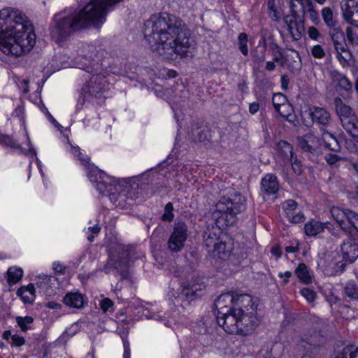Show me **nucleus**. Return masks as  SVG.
I'll use <instances>...</instances> for the list:
<instances>
[{"instance_id": "6", "label": "nucleus", "mask_w": 358, "mask_h": 358, "mask_svg": "<svg viewBox=\"0 0 358 358\" xmlns=\"http://www.w3.org/2000/svg\"><path fill=\"white\" fill-rule=\"evenodd\" d=\"M81 29L74 13L62 12L54 15L50 27V36L55 42L60 44L73 33Z\"/></svg>"}, {"instance_id": "15", "label": "nucleus", "mask_w": 358, "mask_h": 358, "mask_svg": "<svg viewBox=\"0 0 358 358\" xmlns=\"http://www.w3.org/2000/svg\"><path fill=\"white\" fill-rule=\"evenodd\" d=\"M332 217L338 224L344 222L345 219L350 224L358 223V213L351 210H343L339 208H333L331 210Z\"/></svg>"}, {"instance_id": "8", "label": "nucleus", "mask_w": 358, "mask_h": 358, "mask_svg": "<svg viewBox=\"0 0 358 358\" xmlns=\"http://www.w3.org/2000/svg\"><path fill=\"white\" fill-rule=\"evenodd\" d=\"M110 250V258L105 266L106 273L110 272V269L113 268L121 275V279H125L128 276L127 270L129 251L127 246L124 245L119 241L110 243L108 245Z\"/></svg>"}, {"instance_id": "42", "label": "nucleus", "mask_w": 358, "mask_h": 358, "mask_svg": "<svg viewBox=\"0 0 358 358\" xmlns=\"http://www.w3.org/2000/svg\"><path fill=\"white\" fill-rule=\"evenodd\" d=\"M297 203L292 199L285 201L282 203V208L285 210L287 216H291V214L294 213V210L297 208Z\"/></svg>"}, {"instance_id": "51", "label": "nucleus", "mask_w": 358, "mask_h": 358, "mask_svg": "<svg viewBox=\"0 0 358 358\" xmlns=\"http://www.w3.org/2000/svg\"><path fill=\"white\" fill-rule=\"evenodd\" d=\"M289 162H291L292 167L294 172L297 175H300L302 172L301 162L299 161H298V159L296 158H294V157H293V159H292V161H289Z\"/></svg>"}, {"instance_id": "60", "label": "nucleus", "mask_w": 358, "mask_h": 358, "mask_svg": "<svg viewBox=\"0 0 358 358\" xmlns=\"http://www.w3.org/2000/svg\"><path fill=\"white\" fill-rule=\"evenodd\" d=\"M54 270L59 273H63L64 272L65 268L59 262H55L53 264Z\"/></svg>"}, {"instance_id": "49", "label": "nucleus", "mask_w": 358, "mask_h": 358, "mask_svg": "<svg viewBox=\"0 0 358 358\" xmlns=\"http://www.w3.org/2000/svg\"><path fill=\"white\" fill-rule=\"evenodd\" d=\"M301 295L306 298L309 302H312L315 300L316 294L315 292L309 288H303L301 290Z\"/></svg>"}, {"instance_id": "31", "label": "nucleus", "mask_w": 358, "mask_h": 358, "mask_svg": "<svg viewBox=\"0 0 358 358\" xmlns=\"http://www.w3.org/2000/svg\"><path fill=\"white\" fill-rule=\"evenodd\" d=\"M192 135L193 141L201 143L209 142L211 137L210 131L207 129L193 130Z\"/></svg>"}, {"instance_id": "61", "label": "nucleus", "mask_w": 358, "mask_h": 358, "mask_svg": "<svg viewBox=\"0 0 358 358\" xmlns=\"http://www.w3.org/2000/svg\"><path fill=\"white\" fill-rule=\"evenodd\" d=\"M289 84V78L287 75H283L281 77V85L282 88L287 90Z\"/></svg>"}, {"instance_id": "14", "label": "nucleus", "mask_w": 358, "mask_h": 358, "mask_svg": "<svg viewBox=\"0 0 358 358\" xmlns=\"http://www.w3.org/2000/svg\"><path fill=\"white\" fill-rule=\"evenodd\" d=\"M242 294L234 295L232 292L223 293L219 296L215 302V306L217 309V315L221 314V312H226V310L229 309L231 306H235V303Z\"/></svg>"}, {"instance_id": "57", "label": "nucleus", "mask_w": 358, "mask_h": 358, "mask_svg": "<svg viewBox=\"0 0 358 358\" xmlns=\"http://www.w3.org/2000/svg\"><path fill=\"white\" fill-rule=\"evenodd\" d=\"M306 8H308L310 19L313 20L317 19V13L314 8L313 2H311V6H306Z\"/></svg>"}, {"instance_id": "58", "label": "nucleus", "mask_w": 358, "mask_h": 358, "mask_svg": "<svg viewBox=\"0 0 358 358\" xmlns=\"http://www.w3.org/2000/svg\"><path fill=\"white\" fill-rule=\"evenodd\" d=\"M346 36L348 39V41L351 43H353L355 41V39L356 38L355 34H354L352 29L351 27H347L345 30Z\"/></svg>"}, {"instance_id": "21", "label": "nucleus", "mask_w": 358, "mask_h": 358, "mask_svg": "<svg viewBox=\"0 0 358 358\" xmlns=\"http://www.w3.org/2000/svg\"><path fill=\"white\" fill-rule=\"evenodd\" d=\"M262 189L267 194H275L279 189L276 176L267 174L262 180Z\"/></svg>"}, {"instance_id": "50", "label": "nucleus", "mask_w": 358, "mask_h": 358, "mask_svg": "<svg viewBox=\"0 0 358 358\" xmlns=\"http://www.w3.org/2000/svg\"><path fill=\"white\" fill-rule=\"evenodd\" d=\"M338 227L341 228L345 232L349 233L354 238L358 236V225H348V227L344 228H342V225H338Z\"/></svg>"}, {"instance_id": "59", "label": "nucleus", "mask_w": 358, "mask_h": 358, "mask_svg": "<svg viewBox=\"0 0 358 358\" xmlns=\"http://www.w3.org/2000/svg\"><path fill=\"white\" fill-rule=\"evenodd\" d=\"M130 357L129 343L127 341H124V358Z\"/></svg>"}, {"instance_id": "12", "label": "nucleus", "mask_w": 358, "mask_h": 358, "mask_svg": "<svg viewBox=\"0 0 358 358\" xmlns=\"http://www.w3.org/2000/svg\"><path fill=\"white\" fill-rule=\"evenodd\" d=\"M122 185L123 186L124 199H121L123 206L128 201H134L138 197L139 194L138 180L135 178L122 180Z\"/></svg>"}, {"instance_id": "47", "label": "nucleus", "mask_w": 358, "mask_h": 358, "mask_svg": "<svg viewBox=\"0 0 358 358\" xmlns=\"http://www.w3.org/2000/svg\"><path fill=\"white\" fill-rule=\"evenodd\" d=\"M311 54L315 58L317 59H322L325 56L324 50L320 45H315L312 48Z\"/></svg>"}, {"instance_id": "13", "label": "nucleus", "mask_w": 358, "mask_h": 358, "mask_svg": "<svg viewBox=\"0 0 358 358\" xmlns=\"http://www.w3.org/2000/svg\"><path fill=\"white\" fill-rule=\"evenodd\" d=\"M106 81L102 76L94 75L86 85L85 90L90 95L98 97L106 90Z\"/></svg>"}, {"instance_id": "25", "label": "nucleus", "mask_w": 358, "mask_h": 358, "mask_svg": "<svg viewBox=\"0 0 358 358\" xmlns=\"http://www.w3.org/2000/svg\"><path fill=\"white\" fill-rule=\"evenodd\" d=\"M278 155L283 161H292L294 157L292 146L287 141H280L277 145Z\"/></svg>"}, {"instance_id": "39", "label": "nucleus", "mask_w": 358, "mask_h": 358, "mask_svg": "<svg viewBox=\"0 0 358 358\" xmlns=\"http://www.w3.org/2000/svg\"><path fill=\"white\" fill-rule=\"evenodd\" d=\"M325 225H304V232L308 236H315L324 229Z\"/></svg>"}, {"instance_id": "22", "label": "nucleus", "mask_w": 358, "mask_h": 358, "mask_svg": "<svg viewBox=\"0 0 358 358\" xmlns=\"http://www.w3.org/2000/svg\"><path fill=\"white\" fill-rule=\"evenodd\" d=\"M65 305L70 308H81L84 305L83 295L79 292H69L63 299Z\"/></svg>"}, {"instance_id": "10", "label": "nucleus", "mask_w": 358, "mask_h": 358, "mask_svg": "<svg viewBox=\"0 0 358 358\" xmlns=\"http://www.w3.org/2000/svg\"><path fill=\"white\" fill-rule=\"evenodd\" d=\"M231 306L229 309L226 310V312H221V314L217 315V324L222 326L223 329L229 334H240L239 320L240 316L238 313L237 308Z\"/></svg>"}, {"instance_id": "54", "label": "nucleus", "mask_w": 358, "mask_h": 358, "mask_svg": "<svg viewBox=\"0 0 358 358\" xmlns=\"http://www.w3.org/2000/svg\"><path fill=\"white\" fill-rule=\"evenodd\" d=\"M308 34L310 38L317 40L320 36V32L315 27H310L308 29Z\"/></svg>"}, {"instance_id": "56", "label": "nucleus", "mask_w": 358, "mask_h": 358, "mask_svg": "<svg viewBox=\"0 0 358 358\" xmlns=\"http://www.w3.org/2000/svg\"><path fill=\"white\" fill-rule=\"evenodd\" d=\"M12 343L16 346H22L24 344V339L23 337H20L17 335H13L11 336Z\"/></svg>"}, {"instance_id": "53", "label": "nucleus", "mask_w": 358, "mask_h": 358, "mask_svg": "<svg viewBox=\"0 0 358 358\" xmlns=\"http://www.w3.org/2000/svg\"><path fill=\"white\" fill-rule=\"evenodd\" d=\"M0 143L8 145V146H14L15 143L13 139L8 136L5 135L0 134Z\"/></svg>"}, {"instance_id": "26", "label": "nucleus", "mask_w": 358, "mask_h": 358, "mask_svg": "<svg viewBox=\"0 0 358 358\" xmlns=\"http://www.w3.org/2000/svg\"><path fill=\"white\" fill-rule=\"evenodd\" d=\"M296 11H293L291 15H287L284 17V21L287 25V29L294 40H298L301 37L298 28L296 27Z\"/></svg>"}, {"instance_id": "24", "label": "nucleus", "mask_w": 358, "mask_h": 358, "mask_svg": "<svg viewBox=\"0 0 358 358\" xmlns=\"http://www.w3.org/2000/svg\"><path fill=\"white\" fill-rule=\"evenodd\" d=\"M204 284H192L189 285L188 287H184L181 292V296H185L187 300H193L194 299L200 296L201 292L205 289Z\"/></svg>"}, {"instance_id": "62", "label": "nucleus", "mask_w": 358, "mask_h": 358, "mask_svg": "<svg viewBox=\"0 0 358 358\" xmlns=\"http://www.w3.org/2000/svg\"><path fill=\"white\" fill-rule=\"evenodd\" d=\"M259 103L254 102L250 104L249 110L252 114H255L259 110Z\"/></svg>"}, {"instance_id": "32", "label": "nucleus", "mask_w": 358, "mask_h": 358, "mask_svg": "<svg viewBox=\"0 0 358 358\" xmlns=\"http://www.w3.org/2000/svg\"><path fill=\"white\" fill-rule=\"evenodd\" d=\"M80 54L83 57L94 60L98 57L96 48L92 44L83 45L80 49Z\"/></svg>"}, {"instance_id": "52", "label": "nucleus", "mask_w": 358, "mask_h": 358, "mask_svg": "<svg viewBox=\"0 0 358 358\" xmlns=\"http://www.w3.org/2000/svg\"><path fill=\"white\" fill-rule=\"evenodd\" d=\"M113 306V302L108 298L102 299L100 302V307L101 310L106 313L110 308Z\"/></svg>"}, {"instance_id": "11", "label": "nucleus", "mask_w": 358, "mask_h": 358, "mask_svg": "<svg viewBox=\"0 0 358 358\" xmlns=\"http://www.w3.org/2000/svg\"><path fill=\"white\" fill-rule=\"evenodd\" d=\"M186 225L176 227L168 242L169 249L173 252L180 251L184 246L187 238Z\"/></svg>"}, {"instance_id": "1", "label": "nucleus", "mask_w": 358, "mask_h": 358, "mask_svg": "<svg viewBox=\"0 0 358 358\" xmlns=\"http://www.w3.org/2000/svg\"><path fill=\"white\" fill-rule=\"evenodd\" d=\"M143 33L152 50L163 59L177 61L193 55L195 41L184 22L175 15H152L145 21Z\"/></svg>"}, {"instance_id": "43", "label": "nucleus", "mask_w": 358, "mask_h": 358, "mask_svg": "<svg viewBox=\"0 0 358 358\" xmlns=\"http://www.w3.org/2000/svg\"><path fill=\"white\" fill-rule=\"evenodd\" d=\"M247 43H248L247 34L245 33L240 34L238 36L239 49H240L241 52L244 55H247L248 53Z\"/></svg>"}, {"instance_id": "45", "label": "nucleus", "mask_w": 358, "mask_h": 358, "mask_svg": "<svg viewBox=\"0 0 358 358\" xmlns=\"http://www.w3.org/2000/svg\"><path fill=\"white\" fill-rule=\"evenodd\" d=\"M51 281V277L47 275H40L36 277V285L39 287H44Z\"/></svg>"}, {"instance_id": "63", "label": "nucleus", "mask_w": 358, "mask_h": 358, "mask_svg": "<svg viewBox=\"0 0 358 358\" xmlns=\"http://www.w3.org/2000/svg\"><path fill=\"white\" fill-rule=\"evenodd\" d=\"M271 252L273 255L275 256L278 258H279L282 255V252L279 246L273 247L271 249Z\"/></svg>"}, {"instance_id": "27", "label": "nucleus", "mask_w": 358, "mask_h": 358, "mask_svg": "<svg viewBox=\"0 0 358 358\" xmlns=\"http://www.w3.org/2000/svg\"><path fill=\"white\" fill-rule=\"evenodd\" d=\"M332 79L337 90L348 92L352 89V84L344 75L334 72L332 73Z\"/></svg>"}, {"instance_id": "17", "label": "nucleus", "mask_w": 358, "mask_h": 358, "mask_svg": "<svg viewBox=\"0 0 358 358\" xmlns=\"http://www.w3.org/2000/svg\"><path fill=\"white\" fill-rule=\"evenodd\" d=\"M222 234V229L219 225H208L207 230L203 232V241L207 247L220 241Z\"/></svg>"}, {"instance_id": "18", "label": "nucleus", "mask_w": 358, "mask_h": 358, "mask_svg": "<svg viewBox=\"0 0 358 358\" xmlns=\"http://www.w3.org/2000/svg\"><path fill=\"white\" fill-rule=\"evenodd\" d=\"M212 245L213 246V250L212 251V256L213 258L225 260L230 256L232 251L231 245L223 241L222 240L215 243Z\"/></svg>"}, {"instance_id": "64", "label": "nucleus", "mask_w": 358, "mask_h": 358, "mask_svg": "<svg viewBox=\"0 0 358 358\" xmlns=\"http://www.w3.org/2000/svg\"><path fill=\"white\" fill-rule=\"evenodd\" d=\"M101 227L99 225H94V227H90L87 228V232H91L94 234H97L100 232Z\"/></svg>"}, {"instance_id": "29", "label": "nucleus", "mask_w": 358, "mask_h": 358, "mask_svg": "<svg viewBox=\"0 0 358 358\" xmlns=\"http://www.w3.org/2000/svg\"><path fill=\"white\" fill-rule=\"evenodd\" d=\"M344 129L353 138H358V121L352 117L351 119H344L341 123Z\"/></svg>"}, {"instance_id": "38", "label": "nucleus", "mask_w": 358, "mask_h": 358, "mask_svg": "<svg viewBox=\"0 0 358 358\" xmlns=\"http://www.w3.org/2000/svg\"><path fill=\"white\" fill-rule=\"evenodd\" d=\"M345 264L342 262L329 263L324 268L327 275H334L344 270Z\"/></svg>"}, {"instance_id": "7", "label": "nucleus", "mask_w": 358, "mask_h": 358, "mask_svg": "<svg viewBox=\"0 0 358 358\" xmlns=\"http://www.w3.org/2000/svg\"><path fill=\"white\" fill-rule=\"evenodd\" d=\"M236 307L238 306L239 313V329L240 334H250L257 326V318L256 317L257 306L253 302L252 296L247 294H243L236 303Z\"/></svg>"}, {"instance_id": "4", "label": "nucleus", "mask_w": 358, "mask_h": 358, "mask_svg": "<svg viewBox=\"0 0 358 358\" xmlns=\"http://www.w3.org/2000/svg\"><path fill=\"white\" fill-rule=\"evenodd\" d=\"M88 176L101 194L108 197L115 206L123 207L121 202V199H124L122 180L111 178L97 169H92Z\"/></svg>"}, {"instance_id": "48", "label": "nucleus", "mask_w": 358, "mask_h": 358, "mask_svg": "<svg viewBox=\"0 0 358 358\" xmlns=\"http://www.w3.org/2000/svg\"><path fill=\"white\" fill-rule=\"evenodd\" d=\"M29 292L32 296H34L35 287L33 284H29L27 287H22L17 291L18 296H23V294Z\"/></svg>"}, {"instance_id": "16", "label": "nucleus", "mask_w": 358, "mask_h": 358, "mask_svg": "<svg viewBox=\"0 0 358 358\" xmlns=\"http://www.w3.org/2000/svg\"><path fill=\"white\" fill-rule=\"evenodd\" d=\"M343 260L352 263L358 257V245L352 241H344L341 245Z\"/></svg>"}, {"instance_id": "40", "label": "nucleus", "mask_w": 358, "mask_h": 358, "mask_svg": "<svg viewBox=\"0 0 358 358\" xmlns=\"http://www.w3.org/2000/svg\"><path fill=\"white\" fill-rule=\"evenodd\" d=\"M17 324L23 331H27L29 327L28 324H31L34 322V318L31 316L20 317L18 316L15 319Z\"/></svg>"}, {"instance_id": "20", "label": "nucleus", "mask_w": 358, "mask_h": 358, "mask_svg": "<svg viewBox=\"0 0 358 358\" xmlns=\"http://www.w3.org/2000/svg\"><path fill=\"white\" fill-rule=\"evenodd\" d=\"M341 8L344 20L350 24L358 27V4L350 8L346 3Z\"/></svg>"}, {"instance_id": "55", "label": "nucleus", "mask_w": 358, "mask_h": 358, "mask_svg": "<svg viewBox=\"0 0 358 358\" xmlns=\"http://www.w3.org/2000/svg\"><path fill=\"white\" fill-rule=\"evenodd\" d=\"M340 159L341 157L334 154H328L325 157L326 162L330 165L336 164Z\"/></svg>"}, {"instance_id": "41", "label": "nucleus", "mask_w": 358, "mask_h": 358, "mask_svg": "<svg viewBox=\"0 0 358 358\" xmlns=\"http://www.w3.org/2000/svg\"><path fill=\"white\" fill-rule=\"evenodd\" d=\"M173 210V204L171 202L168 203L165 206L164 213L162 216V220L163 222H171L173 221V217H174Z\"/></svg>"}, {"instance_id": "36", "label": "nucleus", "mask_w": 358, "mask_h": 358, "mask_svg": "<svg viewBox=\"0 0 358 358\" xmlns=\"http://www.w3.org/2000/svg\"><path fill=\"white\" fill-rule=\"evenodd\" d=\"M313 135L307 134L304 137L299 138V145L303 150L312 153L315 150L313 145H310V143H313Z\"/></svg>"}, {"instance_id": "35", "label": "nucleus", "mask_w": 358, "mask_h": 358, "mask_svg": "<svg viewBox=\"0 0 358 358\" xmlns=\"http://www.w3.org/2000/svg\"><path fill=\"white\" fill-rule=\"evenodd\" d=\"M295 274L301 281L306 284L310 282V276L305 264L301 263L299 264L298 267L295 270Z\"/></svg>"}, {"instance_id": "2", "label": "nucleus", "mask_w": 358, "mask_h": 358, "mask_svg": "<svg viewBox=\"0 0 358 358\" xmlns=\"http://www.w3.org/2000/svg\"><path fill=\"white\" fill-rule=\"evenodd\" d=\"M36 43V35L27 15L7 7L0 10V50L7 55L21 56Z\"/></svg>"}, {"instance_id": "46", "label": "nucleus", "mask_w": 358, "mask_h": 358, "mask_svg": "<svg viewBox=\"0 0 358 358\" xmlns=\"http://www.w3.org/2000/svg\"><path fill=\"white\" fill-rule=\"evenodd\" d=\"M289 218V221L292 224H298L300 222H303L306 220V217L301 212H299L296 214L294 213L291 214V216H287Z\"/></svg>"}, {"instance_id": "37", "label": "nucleus", "mask_w": 358, "mask_h": 358, "mask_svg": "<svg viewBox=\"0 0 358 358\" xmlns=\"http://www.w3.org/2000/svg\"><path fill=\"white\" fill-rule=\"evenodd\" d=\"M7 273L8 282L15 284L22 278L23 271L20 268L10 267Z\"/></svg>"}, {"instance_id": "33", "label": "nucleus", "mask_w": 358, "mask_h": 358, "mask_svg": "<svg viewBox=\"0 0 358 358\" xmlns=\"http://www.w3.org/2000/svg\"><path fill=\"white\" fill-rule=\"evenodd\" d=\"M322 17L329 28L338 26V22L334 19V14L332 10L329 7H325L322 10Z\"/></svg>"}, {"instance_id": "34", "label": "nucleus", "mask_w": 358, "mask_h": 358, "mask_svg": "<svg viewBox=\"0 0 358 358\" xmlns=\"http://www.w3.org/2000/svg\"><path fill=\"white\" fill-rule=\"evenodd\" d=\"M335 358H358V346L357 348L353 345L345 347Z\"/></svg>"}, {"instance_id": "5", "label": "nucleus", "mask_w": 358, "mask_h": 358, "mask_svg": "<svg viewBox=\"0 0 358 358\" xmlns=\"http://www.w3.org/2000/svg\"><path fill=\"white\" fill-rule=\"evenodd\" d=\"M215 207L212 215L215 224H234L236 222V215L245 209V199L241 194L223 196Z\"/></svg>"}, {"instance_id": "28", "label": "nucleus", "mask_w": 358, "mask_h": 358, "mask_svg": "<svg viewBox=\"0 0 358 358\" xmlns=\"http://www.w3.org/2000/svg\"><path fill=\"white\" fill-rule=\"evenodd\" d=\"M322 141L325 147L330 150L338 152L340 150V145L336 137L327 131H324Z\"/></svg>"}, {"instance_id": "19", "label": "nucleus", "mask_w": 358, "mask_h": 358, "mask_svg": "<svg viewBox=\"0 0 358 358\" xmlns=\"http://www.w3.org/2000/svg\"><path fill=\"white\" fill-rule=\"evenodd\" d=\"M308 114L314 122L320 125L326 126L331 121L330 114L322 108L315 107L310 110Z\"/></svg>"}, {"instance_id": "30", "label": "nucleus", "mask_w": 358, "mask_h": 358, "mask_svg": "<svg viewBox=\"0 0 358 358\" xmlns=\"http://www.w3.org/2000/svg\"><path fill=\"white\" fill-rule=\"evenodd\" d=\"M344 294L352 300L358 301V285L355 281L348 282L344 288Z\"/></svg>"}, {"instance_id": "23", "label": "nucleus", "mask_w": 358, "mask_h": 358, "mask_svg": "<svg viewBox=\"0 0 358 358\" xmlns=\"http://www.w3.org/2000/svg\"><path fill=\"white\" fill-rule=\"evenodd\" d=\"M336 110L340 117L341 123L343 122L344 119H351L353 117L352 108L343 103L341 98H336L334 100Z\"/></svg>"}, {"instance_id": "9", "label": "nucleus", "mask_w": 358, "mask_h": 358, "mask_svg": "<svg viewBox=\"0 0 358 358\" xmlns=\"http://www.w3.org/2000/svg\"><path fill=\"white\" fill-rule=\"evenodd\" d=\"M329 34L334 43L339 61L343 64H347L350 60L352 55L348 49L344 33L341 28L338 25L329 28Z\"/></svg>"}, {"instance_id": "44", "label": "nucleus", "mask_w": 358, "mask_h": 358, "mask_svg": "<svg viewBox=\"0 0 358 358\" xmlns=\"http://www.w3.org/2000/svg\"><path fill=\"white\" fill-rule=\"evenodd\" d=\"M272 101L275 109L278 111L280 106L286 101V97L282 93H276L273 94Z\"/></svg>"}, {"instance_id": "3", "label": "nucleus", "mask_w": 358, "mask_h": 358, "mask_svg": "<svg viewBox=\"0 0 358 358\" xmlns=\"http://www.w3.org/2000/svg\"><path fill=\"white\" fill-rule=\"evenodd\" d=\"M122 0H91L79 11L74 13L82 29L100 27L107 13Z\"/></svg>"}]
</instances>
